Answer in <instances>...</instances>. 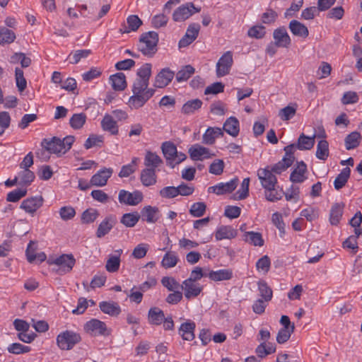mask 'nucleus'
Listing matches in <instances>:
<instances>
[{
	"label": "nucleus",
	"instance_id": "nucleus-1",
	"mask_svg": "<svg viewBox=\"0 0 362 362\" xmlns=\"http://www.w3.org/2000/svg\"><path fill=\"white\" fill-rule=\"evenodd\" d=\"M149 81L136 78L132 85L133 95L129 98L128 104L132 109H139L154 95L155 90L149 88Z\"/></svg>",
	"mask_w": 362,
	"mask_h": 362
},
{
	"label": "nucleus",
	"instance_id": "nucleus-2",
	"mask_svg": "<svg viewBox=\"0 0 362 362\" xmlns=\"http://www.w3.org/2000/svg\"><path fill=\"white\" fill-rule=\"evenodd\" d=\"M74 141L73 136H66L63 139L57 136L45 138L41 141V146L48 153L61 157L71 149Z\"/></svg>",
	"mask_w": 362,
	"mask_h": 362
},
{
	"label": "nucleus",
	"instance_id": "nucleus-3",
	"mask_svg": "<svg viewBox=\"0 0 362 362\" xmlns=\"http://www.w3.org/2000/svg\"><path fill=\"white\" fill-rule=\"evenodd\" d=\"M158 34L154 31L143 33L137 44L138 49L144 55L152 57L157 52Z\"/></svg>",
	"mask_w": 362,
	"mask_h": 362
},
{
	"label": "nucleus",
	"instance_id": "nucleus-4",
	"mask_svg": "<svg viewBox=\"0 0 362 362\" xmlns=\"http://www.w3.org/2000/svg\"><path fill=\"white\" fill-rule=\"evenodd\" d=\"M163 160H145L146 168L141 173L140 180L143 185L149 187L156 183L157 176L155 169L159 166Z\"/></svg>",
	"mask_w": 362,
	"mask_h": 362
},
{
	"label": "nucleus",
	"instance_id": "nucleus-5",
	"mask_svg": "<svg viewBox=\"0 0 362 362\" xmlns=\"http://www.w3.org/2000/svg\"><path fill=\"white\" fill-rule=\"evenodd\" d=\"M56 341L61 350H71L81 341V337L78 333L66 330L57 335Z\"/></svg>",
	"mask_w": 362,
	"mask_h": 362
},
{
	"label": "nucleus",
	"instance_id": "nucleus-6",
	"mask_svg": "<svg viewBox=\"0 0 362 362\" xmlns=\"http://www.w3.org/2000/svg\"><path fill=\"white\" fill-rule=\"evenodd\" d=\"M34 160H23L20 163L21 170L18 172L17 179L18 184L22 186H29L35 180V173L29 168L33 165Z\"/></svg>",
	"mask_w": 362,
	"mask_h": 362
},
{
	"label": "nucleus",
	"instance_id": "nucleus-7",
	"mask_svg": "<svg viewBox=\"0 0 362 362\" xmlns=\"http://www.w3.org/2000/svg\"><path fill=\"white\" fill-rule=\"evenodd\" d=\"M84 330L93 336L107 337L111 334V329L107 327L106 324L98 319H91L84 325Z\"/></svg>",
	"mask_w": 362,
	"mask_h": 362
},
{
	"label": "nucleus",
	"instance_id": "nucleus-8",
	"mask_svg": "<svg viewBox=\"0 0 362 362\" xmlns=\"http://www.w3.org/2000/svg\"><path fill=\"white\" fill-rule=\"evenodd\" d=\"M143 199V194L139 190L130 192L125 189H121L118 194L119 202L127 206H136L142 202Z\"/></svg>",
	"mask_w": 362,
	"mask_h": 362
},
{
	"label": "nucleus",
	"instance_id": "nucleus-9",
	"mask_svg": "<svg viewBox=\"0 0 362 362\" xmlns=\"http://www.w3.org/2000/svg\"><path fill=\"white\" fill-rule=\"evenodd\" d=\"M257 174L261 185L264 189H269L271 187L277 186V178L271 171L270 166L259 168Z\"/></svg>",
	"mask_w": 362,
	"mask_h": 362
},
{
	"label": "nucleus",
	"instance_id": "nucleus-10",
	"mask_svg": "<svg viewBox=\"0 0 362 362\" xmlns=\"http://www.w3.org/2000/svg\"><path fill=\"white\" fill-rule=\"evenodd\" d=\"M233 63V54L230 51L225 52L218 60L216 72L218 77H222L229 74Z\"/></svg>",
	"mask_w": 362,
	"mask_h": 362
},
{
	"label": "nucleus",
	"instance_id": "nucleus-11",
	"mask_svg": "<svg viewBox=\"0 0 362 362\" xmlns=\"http://www.w3.org/2000/svg\"><path fill=\"white\" fill-rule=\"evenodd\" d=\"M76 260L72 255H62L53 261L49 260V264H56L59 267L58 272L59 274H64L71 271Z\"/></svg>",
	"mask_w": 362,
	"mask_h": 362
},
{
	"label": "nucleus",
	"instance_id": "nucleus-12",
	"mask_svg": "<svg viewBox=\"0 0 362 362\" xmlns=\"http://www.w3.org/2000/svg\"><path fill=\"white\" fill-rule=\"evenodd\" d=\"M192 2H189L179 6L173 14V19L176 22H182L189 18L194 13L199 12Z\"/></svg>",
	"mask_w": 362,
	"mask_h": 362
},
{
	"label": "nucleus",
	"instance_id": "nucleus-13",
	"mask_svg": "<svg viewBox=\"0 0 362 362\" xmlns=\"http://www.w3.org/2000/svg\"><path fill=\"white\" fill-rule=\"evenodd\" d=\"M199 30L200 25L199 24H190L187 29L185 35L179 41V48L186 47L192 44L198 37Z\"/></svg>",
	"mask_w": 362,
	"mask_h": 362
},
{
	"label": "nucleus",
	"instance_id": "nucleus-14",
	"mask_svg": "<svg viewBox=\"0 0 362 362\" xmlns=\"http://www.w3.org/2000/svg\"><path fill=\"white\" fill-rule=\"evenodd\" d=\"M43 202L44 199L42 196L31 197L24 199L20 207L25 212L33 215L42 206Z\"/></svg>",
	"mask_w": 362,
	"mask_h": 362
},
{
	"label": "nucleus",
	"instance_id": "nucleus-15",
	"mask_svg": "<svg viewBox=\"0 0 362 362\" xmlns=\"http://www.w3.org/2000/svg\"><path fill=\"white\" fill-rule=\"evenodd\" d=\"M238 181V178L235 177L227 182H220L216 185L210 187L208 191L218 195L230 193L237 187Z\"/></svg>",
	"mask_w": 362,
	"mask_h": 362
},
{
	"label": "nucleus",
	"instance_id": "nucleus-16",
	"mask_svg": "<svg viewBox=\"0 0 362 362\" xmlns=\"http://www.w3.org/2000/svg\"><path fill=\"white\" fill-rule=\"evenodd\" d=\"M175 72L169 68H164L156 75L154 81V86L163 88L167 86L173 79Z\"/></svg>",
	"mask_w": 362,
	"mask_h": 362
},
{
	"label": "nucleus",
	"instance_id": "nucleus-17",
	"mask_svg": "<svg viewBox=\"0 0 362 362\" xmlns=\"http://www.w3.org/2000/svg\"><path fill=\"white\" fill-rule=\"evenodd\" d=\"M274 42L279 47L287 48L290 46L291 40L285 27L282 26L274 30Z\"/></svg>",
	"mask_w": 362,
	"mask_h": 362
},
{
	"label": "nucleus",
	"instance_id": "nucleus-18",
	"mask_svg": "<svg viewBox=\"0 0 362 362\" xmlns=\"http://www.w3.org/2000/svg\"><path fill=\"white\" fill-rule=\"evenodd\" d=\"M181 288L185 291V296L187 299L197 297L202 291V286L197 282H192L189 280H185L181 284Z\"/></svg>",
	"mask_w": 362,
	"mask_h": 362
},
{
	"label": "nucleus",
	"instance_id": "nucleus-19",
	"mask_svg": "<svg viewBox=\"0 0 362 362\" xmlns=\"http://www.w3.org/2000/svg\"><path fill=\"white\" fill-rule=\"evenodd\" d=\"M141 218L149 223H154L160 218V210L157 206H145L141 210Z\"/></svg>",
	"mask_w": 362,
	"mask_h": 362
},
{
	"label": "nucleus",
	"instance_id": "nucleus-20",
	"mask_svg": "<svg viewBox=\"0 0 362 362\" xmlns=\"http://www.w3.org/2000/svg\"><path fill=\"white\" fill-rule=\"evenodd\" d=\"M161 150L165 158H187V156L178 152L177 147L172 141H165L161 144Z\"/></svg>",
	"mask_w": 362,
	"mask_h": 362
},
{
	"label": "nucleus",
	"instance_id": "nucleus-21",
	"mask_svg": "<svg viewBox=\"0 0 362 362\" xmlns=\"http://www.w3.org/2000/svg\"><path fill=\"white\" fill-rule=\"evenodd\" d=\"M113 170L112 168H103L92 176L90 184L93 186L103 187L107 184V180L111 177Z\"/></svg>",
	"mask_w": 362,
	"mask_h": 362
},
{
	"label": "nucleus",
	"instance_id": "nucleus-22",
	"mask_svg": "<svg viewBox=\"0 0 362 362\" xmlns=\"http://www.w3.org/2000/svg\"><path fill=\"white\" fill-rule=\"evenodd\" d=\"M117 221L114 216H107L98 226L96 236L99 238L107 235L115 225Z\"/></svg>",
	"mask_w": 362,
	"mask_h": 362
},
{
	"label": "nucleus",
	"instance_id": "nucleus-23",
	"mask_svg": "<svg viewBox=\"0 0 362 362\" xmlns=\"http://www.w3.org/2000/svg\"><path fill=\"white\" fill-rule=\"evenodd\" d=\"M196 325L192 321H187L181 324L178 332L184 340L192 341L194 337V329Z\"/></svg>",
	"mask_w": 362,
	"mask_h": 362
},
{
	"label": "nucleus",
	"instance_id": "nucleus-24",
	"mask_svg": "<svg viewBox=\"0 0 362 362\" xmlns=\"http://www.w3.org/2000/svg\"><path fill=\"white\" fill-rule=\"evenodd\" d=\"M100 310L111 317H117L121 313V308L115 301H102L99 303Z\"/></svg>",
	"mask_w": 362,
	"mask_h": 362
},
{
	"label": "nucleus",
	"instance_id": "nucleus-25",
	"mask_svg": "<svg viewBox=\"0 0 362 362\" xmlns=\"http://www.w3.org/2000/svg\"><path fill=\"white\" fill-rule=\"evenodd\" d=\"M223 135V130L219 127H209L202 136V143L207 145H212L216 139Z\"/></svg>",
	"mask_w": 362,
	"mask_h": 362
},
{
	"label": "nucleus",
	"instance_id": "nucleus-26",
	"mask_svg": "<svg viewBox=\"0 0 362 362\" xmlns=\"http://www.w3.org/2000/svg\"><path fill=\"white\" fill-rule=\"evenodd\" d=\"M307 171V165L301 160L297 163L296 168L292 171L290 175V180L292 182L301 183L305 179V173Z\"/></svg>",
	"mask_w": 362,
	"mask_h": 362
},
{
	"label": "nucleus",
	"instance_id": "nucleus-27",
	"mask_svg": "<svg viewBox=\"0 0 362 362\" xmlns=\"http://www.w3.org/2000/svg\"><path fill=\"white\" fill-rule=\"evenodd\" d=\"M288 28L293 35L299 37L306 38L309 35L308 28L304 24L296 20H292L290 21Z\"/></svg>",
	"mask_w": 362,
	"mask_h": 362
},
{
	"label": "nucleus",
	"instance_id": "nucleus-28",
	"mask_svg": "<svg viewBox=\"0 0 362 362\" xmlns=\"http://www.w3.org/2000/svg\"><path fill=\"white\" fill-rule=\"evenodd\" d=\"M115 255H110L106 262L105 269L108 272L114 273L119 270L120 266V255L122 250H117L115 251Z\"/></svg>",
	"mask_w": 362,
	"mask_h": 362
},
{
	"label": "nucleus",
	"instance_id": "nucleus-29",
	"mask_svg": "<svg viewBox=\"0 0 362 362\" xmlns=\"http://www.w3.org/2000/svg\"><path fill=\"white\" fill-rule=\"evenodd\" d=\"M189 153L191 158L202 157V158H210L215 155L209 151V148L204 147L199 144L192 145L189 148Z\"/></svg>",
	"mask_w": 362,
	"mask_h": 362
},
{
	"label": "nucleus",
	"instance_id": "nucleus-30",
	"mask_svg": "<svg viewBox=\"0 0 362 362\" xmlns=\"http://www.w3.org/2000/svg\"><path fill=\"white\" fill-rule=\"evenodd\" d=\"M164 313L158 307L151 308L148 313V320L151 325H160L164 320Z\"/></svg>",
	"mask_w": 362,
	"mask_h": 362
},
{
	"label": "nucleus",
	"instance_id": "nucleus-31",
	"mask_svg": "<svg viewBox=\"0 0 362 362\" xmlns=\"http://www.w3.org/2000/svg\"><path fill=\"white\" fill-rule=\"evenodd\" d=\"M101 127L104 131L110 132L112 135L118 134V126L117 122L114 119L112 115L106 114L102 121Z\"/></svg>",
	"mask_w": 362,
	"mask_h": 362
},
{
	"label": "nucleus",
	"instance_id": "nucleus-32",
	"mask_svg": "<svg viewBox=\"0 0 362 362\" xmlns=\"http://www.w3.org/2000/svg\"><path fill=\"white\" fill-rule=\"evenodd\" d=\"M223 129L230 136H237L240 131L238 119L235 117H230L224 122Z\"/></svg>",
	"mask_w": 362,
	"mask_h": 362
},
{
	"label": "nucleus",
	"instance_id": "nucleus-33",
	"mask_svg": "<svg viewBox=\"0 0 362 362\" xmlns=\"http://www.w3.org/2000/svg\"><path fill=\"white\" fill-rule=\"evenodd\" d=\"M315 135L312 136H305L302 133L296 144L298 150L305 151L311 149L315 145Z\"/></svg>",
	"mask_w": 362,
	"mask_h": 362
},
{
	"label": "nucleus",
	"instance_id": "nucleus-34",
	"mask_svg": "<svg viewBox=\"0 0 362 362\" xmlns=\"http://www.w3.org/2000/svg\"><path fill=\"white\" fill-rule=\"evenodd\" d=\"M208 277L215 281L229 280L233 277V272L228 269L210 271L208 273Z\"/></svg>",
	"mask_w": 362,
	"mask_h": 362
},
{
	"label": "nucleus",
	"instance_id": "nucleus-35",
	"mask_svg": "<svg viewBox=\"0 0 362 362\" xmlns=\"http://www.w3.org/2000/svg\"><path fill=\"white\" fill-rule=\"evenodd\" d=\"M141 216L137 211L126 213L122 216L120 223L127 228H133L137 224Z\"/></svg>",
	"mask_w": 362,
	"mask_h": 362
},
{
	"label": "nucleus",
	"instance_id": "nucleus-36",
	"mask_svg": "<svg viewBox=\"0 0 362 362\" xmlns=\"http://www.w3.org/2000/svg\"><path fill=\"white\" fill-rule=\"evenodd\" d=\"M110 81L115 90H123L127 86L126 76L122 72L110 76Z\"/></svg>",
	"mask_w": 362,
	"mask_h": 362
},
{
	"label": "nucleus",
	"instance_id": "nucleus-37",
	"mask_svg": "<svg viewBox=\"0 0 362 362\" xmlns=\"http://www.w3.org/2000/svg\"><path fill=\"white\" fill-rule=\"evenodd\" d=\"M350 174L351 169L349 167L344 168L341 171L334 181V187L335 189L339 190L346 185L349 178L350 177Z\"/></svg>",
	"mask_w": 362,
	"mask_h": 362
},
{
	"label": "nucleus",
	"instance_id": "nucleus-38",
	"mask_svg": "<svg viewBox=\"0 0 362 362\" xmlns=\"http://www.w3.org/2000/svg\"><path fill=\"white\" fill-rule=\"evenodd\" d=\"M203 103L199 99H193L186 102L181 109V112L184 115H191L201 108Z\"/></svg>",
	"mask_w": 362,
	"mask_h": 362
},
{
	"label": "nucleus",
	"instance_id": "nucleus-39",
	"mask_svg": "<svg viewBox=\"0 0 362 362\" xmlns=\"http://www.w3.org/2000/svg\"><path fill=\"white\" fill-rule=\"evenodd\" d=\"M344 204L343 203L334 204L330 211V223L332 225H337L343 214Z\"/></svg>",
	"mask_w": 362,
	"mask_h": 362
},
{
	"label": "nucleus",
	"instance_id": "nucleus-40",
	"mask_svg": "<svg viewBox=\"0 0 362 362\" xmlns=\"http://www.w3.org/2000/svg\"><path fill=\"white\" fill-rule=\"evenodd\" d=\"M237 232L231 226H221L216 232L215 238L217 240L231 239L236 236Z\"/></svg>",
	"mask_w": 362,
	"mask_h": 362
},
{
	"label": "nucleus",
	"instance_id": "nucleus-41",
	"mask_svg": "<svg viewBox=\"0 0 362 362\" xmlns=\"http://www.w3.org/2000/svg\"><path fill=\"white\" fill-rule=\"evenodd\" d=\"M127 23L128 27L125 26L124 29H120V32L122 33H129L131 31H136L142 24L141 19L136 15L129 16L127 19Z\"/></svg>",
	"mask_w": 362,
	"mask_h": 362
},
{
	"label": "nucleus",
	"instance_id": "nucleus-42",
	"mask_svg": "<svg viewBox=\"0 0 362 362\" xmlns=\"http://www.w3.org/2000/svg\"><path fill=\"white\" fill-rule=\"evenodd\" d=\"M361 135L358 132H353L348 134L345 139V146L347 150L353 149L356 148L361 143Z\"/></svg>",
	"mask_w": 362,
	"mask_h": 362
},
{
	"label": "nucleus",
	"instance_id": "nucleus-43",
	"mask_svg": "<svg viewBox=\"0 0 362 362\" xmlns=\"http://www.w3.org/2000/svg\"><path fill=\"white\" fill-rule=\"evenodd\" d=\"M257 286L262 298L265 300L266 302H269L272 298L273 292L267 283L264 280H260L257 283Z\"/></svg>",
	"mask_w": 362,
	"mask_h": 362
},
{
	"label": "nucleus",
	"instance_id": "nucleus-44",
	"mask_svg": "<svg viewBox=\"0 0 362 362\" xmlns=\"http://www.w3.org/2000/svg\"><path fill=\"white\" fill-rule=\"evenodd\" d=\"M245 240L255 246L261 247L264 245L262 234L258 232L249 231L244 234Z\"/></svg>",
	"mask_w": 362,
	"mask_h": 362
},
{
	"label": "nucleus",
	"instance_id": "nucleus-45",
	"mask_svg": "<svg viewBox=\"0 0 362 362\" xmlns=\"http://www.w3.org/2000/svg\"><path fill=\"white\" fill-rule=\"evenodd\" d=\"M276 351V347L274 344L269 343L267 345L265 341H262L256 348L255 352L259 358H264L269 354H273Z\"/></svg>",
	"mask_w": 362,
	"mask_h": 362
},
{
	"label": "nucleus",
	"instance_id": "nucleus-46",
	"mask_svg": "<svg viewBox=\"0 0 362 362\" xmlns=\"http://www.w3.org/2000/svg\"><path fill=\"white\" fill-rule=\"evenodd\" d=\"M178 262V257L175 252H167L163 257L161 265L165 269L174 267Z\"/></svg>",
	"mask_w": 362,
	"mask_h": 362
},
{
	"label": "nucleus",
	"instance_id": "nucleus-47",
	"mask_svg": "<svg viewBox=\"0 0 362 362\" xmlns=\"http://www.w3.org/2000/svg\"><path fill=\"white\" fill-rule=\"evenodd\" d=\"M195 69L191 65H186L181 68L176 74V80L177 82H182L188 80L194 73Z\"/></svg>",
	"mask_w": 362,
	"mask_h": 362
},
{
	"label": "nucleus",
	"instance_id": "nucleus-48",
	"mask_svg": "<svg viewBox=\"0 0 362 362\" xmlns=\"http://www.w3.org/2000/svg\"><path fill=\"white\" fill-rule=\"evenodd\" d=\"M86 119L84 113L74 114L69 119V124L74 129H80L83 127Z\"/></svg>",
	"mask_w": 362,
	"mask_h": 362
},
{
	"label": "nucleus",
	"instance_id": "nucleus-49",
	"mask_svg": "<svg viewBox=\"0 0 362 362\" xmlns=\"http://www.w3.org/2000/svg\"><path fill=\"white\" fill-rule=\"evenodd\" d=\"M250 181L249 177H246L243 180L240 188L235 193V199L243 200L248 197Z\"/></svg>",
	"mask_w": 362,
	"mask_h": 362
},
{
	"label": "nucleus",
	"instance_id": "nucleus-50",
	"mask_svg": "<svg viewBox=\"0 0 362 362\" xmlns=\"http://www.w3.org/2000/svg\"><path fill=\"white\" fill-rule=\"evenodd\" d=\"M293 160H281L272 166L270 170L273 173L281 174L292 165Z\"/></svg>",
	"mask_w": 362,
	"mask_h": 362
},
{
	"label": "nucleus",
	"instance_id": "nucleus-51",
	"mask_svg": "<svg viewBox=\"0 0 362 362\" xmlns=\"http://www.w3.org/2000/svg\"><path fill=\"white\" fill-rule=\"evenodd\" d=\"M15 79L18 90L23 91L27 87V81L24 77L23 71L18 67L15 69Z\"/></svg>",
	"mask_w": 362,
	"mask_h": 362
},
{
	"label": "nucleus",
	"instance_id": "nucleus-52",
	"mask_svg": "<svg viewBox=\"0 0 362 362\" xmlns=\"http://www.w3.org/2000/svg\"><path fill=\"white\" fill-rule=\"evenodd\" d=\"M15 39L16 35L12 30L6 28H0V44L11 43Z\"/></svg>",
	"mask_w": 362,
	"mask_h": 362
},
{
	"label": "nucleus",
	"instance_id": "nucleus-53",
	"mask_svg": "<svg viewBox=\"0 0 362 362\" xmlns=\"http://www.w3.org/2000/svg\"><path fill=\"white\" fill-rule=\"evenodd\" d=\"M37 176L41 180H49L54 174L53 169L48 165H42L39 167Z\"/></svg>",
	"mask_w": 362,
	"mask_h": 362
},
{
	"label": "nucleus",
	"instance_id": "nucleus-54",
	"mask_svg": "<svg viewBox=\"0 0 362 362\" xmlns=\"http://www.w3.org/2000/svg\"><path fill=\"white\" fill-rule=\"evenodd\" d=\"M206 209V205L204 202L194 203L189 209V214L194 217L202 216Z\"/></svg>",
	"mask_w": 362,
	"mask_h": 362
},
{
	"label": "nucleus",
	"instance_id": "nucleus-55",
	"mask_svg": "<svg viewBox=\"0 0 362 362\" xmlns=\"http://www.w3.org/2000/svg\"><path fill=\"white\" fill-rule=\"evenodd\" d=\"M98 216L99 213L97 209L90 208L83 212L81 220L83 223H93Z\"/></svg>",
	"mask_w": 362,
	"mask_h": 362
},
{
	"label": "nucleus",
	"instance_id": "nucleus-56",
	"mask_svg": "<svg viewBox=\"0 0 362 362\" xmlns=\"http://www.w3.org/2000/svg\"><path fill=\"white\" fill-rule=\"evenodd\" d=\"M161 284L170 291H175L181 288V284H180L179 282L173 277H163L161 279Z\"/></svg>",
	"mask_w": 362,
	"mask_h": 362
},
{
	"label": "nucleus",
	"instance_id": "nucleus-57",
	"mask_svg": "<svg viewBox=\"0 0 362 362\" xmlns=\"http://www.w3.org/2000/svg\"><path fill=\"white\" fill-rule=\"evenodd\" d=\"M282 193L279 192L276 187H271L269 189H264L265 199L271 202H275L282 199Z\"/></svg>",
	"mask_w": 362,
	"mask_h": 362
},
{
	"label": "nucleus",
	"instance_id": "nucleus-58",
	"mask_svg": "<svg viewBox=\"0 0 362 362\" xmlns=\"http://www.w3.org/2000/svg\"><path fill=\"white\" fill-rule=\"evenodd\" d=\"M151 64L149 63L144 64L136 73V78L149 81L151 75Z\"/></svg>",
	"mask_w": 362,
	"mask_h": 362
},
{
	"label": "nucleus",
	"instance_id": "nucleus-59",
	"mask_svg": "<svg viewBox=\"0 0 362 362\" xmlns=\"http://www.w3.org/2000/svg\"><path fill=\"white\" fill-rule=\"evenodd\" d=\"M295 326H292L290 329L287 328H281L276 336V341L279 344H284L291 337V334L294 332Z\"/></svg>",
	"mask_w": 362,
	"mask_h": 362
},
{
	"label": "nucleus",
	"instance_id": "nucleus-60",
	"mask_svg": "<svg viewBox=\"0 0 362 362\" xmlns=\"http://www.w3.org/2000/svg\"><path fill=\"white\" fill-rule=\"evenodd\" d=\"M316 156L324 158L329 156V144L326 140H320L317 145Z\"/></svg>",
	"mask_w": 362,
	"mask_h": 362
},
{
	"label": "nucleus",
	"instance_id": "nucleus-61",
	"mask_svg": "<svg viewBox=\"0 0 362 362\" xmlns=\"http://www.w3.org/2000/svg\"><path fill=\"white\" fill-rule=\"evenodd\" d=\"M7 350L13 354H21L30 351L31 348L20 343H13L8 346Z\"/></svg>",
	"mask_w": 362,
	"mask_h": 362
},
{
	"label": "nucleus",
	"instance_id": "nucleus-62",
	"mask_svg": "<svg viewBox=\"0 0 362 362\" xmlns=\"http://www.w3.org/2000/svg\"><path fill=\"white\" fill-rule=\"evenodd\" d=\"M270 267L271 261L267 255H264L256 262L257 269L259 272H262L264 274H267L269 271Z\"/></svg>",
	"mask_w": 362,
	"mask_h": 362
},
{
	"label": "nucleus",
	"instance_id": "nucleus-63",
	"mask_svg": "<svg viewBox=\"0 0 362 362\" xmlns=\"http://www.w3.org/2000/svg\"><path fill=\"white\" fill-rule=\"evenodd\" d=\"M136 160H132V161L128 164L123 165L119 173V177H127L132 173H134L136 170Z\"/></svg>",
	"mask_w": 362,
	"mask_h": 362
},
{
	"label": "nucleus",
	"instance_id": "nucleus-64",
	"mask_svg": "<svg viewBox=\"0 0 362 362\" xmlns=\"http://www.w3.org/2000/svg\"><path fill=\"white\" fill-rule=\"evenodd\" d=\"M60 218L63 221L72 219L76 215L75 209L70 206H62L59 211Z\"/></svg>",
	"mask_w": 362,
	"mask_h": 362
}]
</instances>
